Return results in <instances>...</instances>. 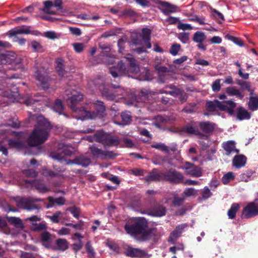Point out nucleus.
<instances>
[{
    "label": "nucleus",
    "instance_id": "nucleus-1",
    "mask_svg": "<svg viewBox=\"0 0 258 258\" xmlns=\"http://www.w3.org/2000/svg\"><path fill=\"white\" fill-rule=\"evenodd\" d=\"M124 229L130 234L140 241L149 240L154 237L157 232L156 228H149L148 221L144 218H138L126 224Z\"/></svg>",
    "mask_w": 258,
    "mask_h": 258
},
{
    "label": "nucleus",
    "instance_id": "nucleus-2",
    "mask_svg": "<svg viewBox=\"0 0 258 258\" xmlns=\"http://www.w3.org/2000/svg\"><path fill=\"white\" fill-rule=\"evenodd\" d=\"M51 126L49 122L43 120H39L33 132L30 135L28 142L29 146H37L48 139Z\"/></svg>",
    "mask_w": 258,
    "mask_h": 258
},
{
    "label": "nucleus",
    "instance_id": "nucleus-3",
    "mask_svg": "<svg viewBox=\"0 0 258 258\" xmlns=\"http://www.w3.org/2000/svg\"><path fill=\"white\" fill-rule=\"evenodd\" d=\"M236 104L232 100L219 101L218 100L207 101L206 107L208 111L213 112L217 110L226 111L230 115H233Z\"/></svg>",
    "mask_w": 258,
    "mask_h": 258
},
{
    "label": "nucleus",
    "instance_id": "nucleus-4",
    "mask_svg": "<svg viewBox=\"0 0 258 258\" xmlns=\"http://www.w3.org/2000/svg\"><path fill=\"white\" fill-rule=\"evenodd\" d=\"M13 199L19 208L25 209L27 211L39 210L41 208L40 205L35 204L36 203L41 201L40 199L33 197L26 198L19 197H14Z\"/></svg>",
    "mask_w": 258,
    "mask_h": 258
},
{
    "label": "nucleus",
    "instance_id": "nucleus-5",
    "mask_svg": "<svg viewBox=\"0 0 258 258\" xmlns=\"http://www.w3.org/2000/svg\"><path fill=\"white\" fill-rule=\"evenodd\" d=\"M95 137L97 142L101 143L105 148L117 146L120 142L117 137L102 131L96 133Z\"/></svg>",
    "mask_w": 258,
    "mask_h": 258
},
{
    "label": "nucleus",
    "instance_id": "nucleus-6",
    "mask_svg": "<svg viewBox=\"0 0 258 258\" xmlns=\"http://www.w3.org/2000/svg\"><path fill=\"white\" fill-rule=\"evenodd\" d=\"M74 152V148L70 145L59 144L57 150L50 153V157L54 160L62 162L65 156H71Z\"/></svg>",
    "mask_w": 258,
    "mask_h": 258
},
{
    "label": "nucleus",
    "instance_id": "nucleus-7",
    "mask_svg": "<svg viewBox=\"0 0 258 258\" xmlns=\"http://www.w3.org/2000/svg\"><path fill=\"white\" fill-rule=\"evenodd\" d=\"M94 105L97 112L95 111H89L84 110L83 112V117L85 119H95L103 117L102 113L105 110V106L104 103L100 100H96L94 102Z\"/></svg>",
    "mask_w": 258,
    "mask_h": 258
},
{
    "label": "nucleus",
    "instance_id": "nucleus-8",
    "mask_svg": "<svg viewBox=\"0 0 258 258\" xmlns=\"http://www.w3.org/2000/svg\"><path fill=\"white\" fill-rule=\"evenodd\" d=\"M163 173V180L173 184H178L182 182L183 176L182 174L175 169L171 168Z\"/></svg>",
    "mask_w": 258,
    "mask_h": 258
},
{
    "label": "nucleus",
    "instance_id": "nucleus-9",
    "mask_svg": "<svg viewBox=\"0 0 258 258\" xmlns=\"http://www.w3.org/2000/svg\"><path fill=\"white\" fill-rule=\"evenodd\" d=\"M258 215V199L248 204L242 210L241 217L249 219Z\"/></svg>",
    "mask_w": 258,
    "mask_h": 258
},
{
    "label": "nucleus",
    "instance_id": "nucleus-10",
    "mask_svg": "<svg viewBox=\"0 0 258 258\" xmlns=\"http://www.w3.org/2000/svg\"><path fill=\"white\" fill-rule=\"evenodd\" d=\"M91 83H93L95 86L100 90L102 96L107 100L113 101L115 99L116 96L119 95L118 94H115V93H113L109 88L103 87L102 89V86L99 84H103L102 80L100 79H95Z\"/></svg>",
    "mask_w": 258,
    "mask_h": 258
},
{
    "label": "nucleus",
    "instance_id": "nucleus-11",
    "mask_svg": "<svg viewBox=\"0 0 258 258\" xmlns=\"http://www.w3.org/2000/svg\"><path fill=\"white\" fill-rule=\"evenodd\" d=\"M155 69L157 72L159 76V83H165L170 77L171 72L166 67L157 63L155 65Z\"/></svg>",
    "mask_w": 258,
    "mask_h": 258
},
{
    "label": "nucleus",
    "instance_id": "nucleus-12",
    "mask_svg": "<svg viewBox=\"0 0 258 258\" xmlns=\"http://www.w3.org/2000/svg\"><path fill=\"white\" fill-rule=\"evenodd\" d=\"M16 54L13 52L7 51L0 53V65L16 63Z\"/></svg>",
    "mask_w": 258,
    "mask_h": 258
},
{
    "label": "nucleus",
    "instance_id": "nucleus-13",
    "mask_svg": "<svg viewBox=\"0 0 258 258\" xmlns=\"http://www.w3.org/2000/svg\"><path fill=\"white\" fill-rule=\"evenodd\" d=\"M185 169L187 174L192 176L200 177L202 174L201 167L189 162L186 163Z\"/></svg>",
    "mask_w": 258,
    "mask_h": 258
},
{
    "label": "nucleus",
    "instance_id": "nucleus-14",
    "mask_svg": "<svg viewBox=\"0 0 258 258\" xmlns=\"http://www.w3.org/2000/svg\"><path fill=\"white\" fill-rule=\"evenodd\" d=\"M83 99V95L78 93H76L75 94H73L71 97L69 98L68 103L72 110L75 112L78 111L77 105L82 101Z\"/></svg>",
    "mask_w": 258,
    "mask_h": 258
},
{
    "label": "nucleus",
    "instance_id": "nucleus-15",
    "mask_svg": "<svg viewBox=\"0 0 258 258\" xmlns=\"http://www.w3.org/2000/svg\"><path fill=\"white\" fill-rule=\"evenodd\" d=\"M109 73L114 78L119 76L120 73L128 74V71H126L125 67L122 61H119L116 67H112L109 69Z\"/></svg>",
    "mask_w": 258,
    "mask_h": 258
},
{
    "label": "nucleus",
    "instance_id": "nucleus-16",
    "mask_svg": "<svg viewBox=\"0 0 258 258\" xmlns=\"http://www.w3.org/2000/svg\"><path fill=\"white\" fill-rule=\"evenodd\" d=\"M126 256L131 257H144L146 255V252L139 248H133L131 246H128L125 252Z\"/></svg>",
    "mask_w": 258,
    "mask_h": 258
},
{
    "label": "nucleus",
    "instance_id": "nucleus-17",
    "mask_svg": "<svg viewBox=\"0 0 258 258\" xmlns=\"http://www.w3.org/2000/svg\"><path fill=\"white\" fill-rule=\"evenodd\" d=\"M222 148L225 151V155L227 156H229L233 152L237 154L239 153V150L236 148L235 142L233 141H228L223 143Z\"/></svg>",
    "mask_w": 258,
    "mask_h": 258
},
{
    "label": "nucleus",
    "instance_id": "nucleus-18",
    "mask_svg": "<svg viewBox=\"0 0 258 258\" xmlns=\"http://www.w3.org/2000/svg\"><path fill=\"white\" fill-rule=\"evenodd\" d=\"M159 4L163 8L161 11L166 15H169L171 13L176 12L178 8L176 6L166 2L160 1Z\"/></svg>",
    "mask_w": 258,
    "mask_h": 258
},
{
    "label": "nucleus",
    "instance_id": "nucleus-19",
    "mask_svg": "<svg viewBox=\"0 0 258 258\" xmlns=\"http://www.w3.org/2000/svg\"><path fill=\"white\" fill-rule=\"evenodd\" d=\"M25 182L26 183L31 184L40 192L44 193L48 191V188L45 185L41 180L38 179L34 180H25Z\"/></svg>",
    "mask_w": 258,
    "mask_h": 258
},
{
    "label": "nucleus",
    "instance_id": "nucleus-20",
    "mask_svg": "<svg viewBox=\"0 0 258 258\" xmlns=\"http://www.w3.org/2000/svg\"><path fill=\"white\" fill-rule=\"evenodd\" d=\"M145 180L147 182L156 181L163 180V173H159L155 168L145 177Z\"/></svg>",
    "mask_w": 258,
    "mask_h": 258
},
{
    "label": "nucleus",
    "instance_id": "nucleus-21",
    "mask_svg": "<svg viewBox=\"0 0 258 258\" xmlns=\"http://www.w3.org/2000/svg\"><path fill=\"white\" fill-rule=\"evenodd\" d=\"M246 157L243 155H236L232 160L233 165L236 168L243 167L246 162Z\"/></svg>",
    "mask_w": 258,
    "mask_h": 258
},
{
    "label": "nucleus",
    "instance_id": "nucleus-22",
    "mask_svg": "<svg viewBox=\"0 0 258 258\" xmlns=\"http://www.w3.org/2000/svg\"><path fill=\"white\" fill-rule=\"evenodd\" d=\"M41 242L45 247L49 248L51 247L52 241L51 235L48 231H44L41 234Z\"/></svg>",
    "mask_w": 258,
    "mask_h": 258
},
{
    "label": "nucleus",
    "instance_id": "nucleus-23",
    "mask_svg": "<svg viewBox=\"0 0 258 258\" xmlns=\"http://www.w3.org/2000/svg\"><path fill=\"white\" fill-rule=\"evenodd\" d=\"M185 226L186 225L183 224L176 226L175 229L170 233L169 241H174L180 237Z\"/></svg>",
    "mask_w": 258,
    "mask_h": 258
},
{
    "label": "nucleus",
    "instance_id": "nucleus-24",
    "mask_svg": "<svg viewBox=\"0 0 258 258\" xmlns=\"http://www.w3.org/2000/svg\"><path fill=\"white\" fill-rule=\"evenodd\" d=\"M151 33V31L149 29L143 28L142 30V33L141 35L142 38L147 48H151V44L150 42Z\"/></svg>",
    "mask_w": 258,
    "mask_h": 258
},
{
    "label": "nucleus",
    "instance_id": "nucleus-25",
    "mask_svg": "<svg viewBox=\"0 0 258 258\" xmlns=\"http://www.w3.org/2000/svg\"><path fill=\"white\" fill-rule=\"evenodd\" d=\"M76 164L83 167H87L91 163V159L84 155H80L75 158Z\"/></svg>",
    "mask_w": 258,
    "mask_h": 258
},
{
    "label": "nucleus",
    "instance_id": "nucleus-26",
    "mask_svg": "<svg viewBox=\"0 0 258 258\" xmlns=\"http://www.w3.org/2000/svg\"><path fill=\"white\" fill-rule=\"evenodd\" d=\"M56 69L59 76L62 78H68L69 77L68 74L69 73L66 72L64 70L63 60L62 59L59 58L57 59Z\"/></svg>",
    "mask_w": 258,
    "mask_h": 258
},
{
    "label": "nucleus",
    "instance_id": "nucleus-27",
    "mask_svg": "<svg viewBox=\"0 0 258 258\" xmlns=\"http://www.w3.org/2000/svg\"><path fill=\"white\" fill-rule=\"evenodd\" d=\"M226 92L229 96H235L240 99H242L244 97V95L241 92L240 90L237 89L235 86L227 87L226 89Z\"/></svg>",
    "mask_w": 258,
    "mask_h": 258
},
{
    "label": "nucleus",
    "instance_id": "nucleus-28",
    "mask_svg": "<svg viewBox=\"0 0 258 258\" xmlns=\"http://www.w3.org/2000/svg\"><path fill=\"white\" fill-rule=\"evenodd\" d=\"M236 114L237 119L240 120L249 119L250 118V113L247 110L241 106H240L237 108Z\"/></svg>",
    "mask_w": 258,
    "mask_h": 258
},
{
    "label": "nucleus",
    "instance_id": "nucleus-29",
    "mask_svg": "<svg viewBox=\"0 0 258 258\" xmlns=\"http://www.w3.org/2000/svg\"><path fill=\"white\" fill-rule=\"evenodd\" d=\"M151 147L156 149L164 151L167 153H169V151L175 152L177 150V148L175 146L168 147L163 143H157L151 145Z\"/></svg>",
    "mask_w": 258,
    "mask_h": 258
},
{
    "label": "nucleus",
    "instance_id": "nucleus-30",
    "mask_svg": "<svg viewBox=\"0 0 258 258\" xmlns=\"http://www.w3.org/2000/svg\"><path fill=\"white\" fill-rule=\"evenodd\" d=\"M239 205L237 203H233L232 204L227 212V215L229 219H233L235 218L236 214L239 209Z\"/></svg>",
    "mask_w": 258,
    "mask_h": 258
},
{
    "label": "nucleus",
    "instance_id": "nucleus-31",
    "mask_svg": "<svg viewBox=\"0 0 258 258\" xmlns=\"http://www.w3.org/2000/svg\"><path fill=\"white\" fill-rule=\"evenodd\" d=\"M201 129L205 133H210L213 131L214 129V124L212 123L206 121L201 122L199 124Z\"/></svg>",
    "mask_w": 258,
    "mask_h": 258
},
{
    "label": "nucleus",
    "instance_id": "nucleus-32",
    "mask_svg": "<svg viewBox=\"0 0 258 258\" xmlns=\"http://www.w3.org/2000/svg\"><path fill=\"white\" fill-rule=\"evenodd\" d=\"M248 107L249 110L255 111L258 109V97L250 96L249 98Z\"/></svg>",
    "mask_w": 258,
    "mask_h": 258
},
{
    "label": "nucleus",
    "instance_id": "nucleus-33",
    "mask_svg": "<svg viewBox=\"0 0 258 258\" xmlns=\"http://www.w3.org/2000/svg\"><path fill=\"white\" fill-rule=\"evenodd\" d=\"M91 154L96 157L103 158L104 151L98 148L95 145H92L89 147Z\"/></svg>",
    "mask_w": 258,
    "mask_h": 258
},
{
    "label": "nucleus",
    "instance_id": "nucleus-34",
    "mask_svg": "<svg viewBox=\"0 0 258 258\" xmlns=\"http://www.w3.org/2000/svg\"><path fill=\"white\" fill-rule=\"evenodd\" d=\"M44 8L42 9V11L45 14L50 15H55L56 13L54 11H50V9L53 6L52 2L50 1H46L44 2Z\"/></svg>",
    "mask_w": 258,
    "mask_h": 258
},
{
    "label": "nucleus",
    "instance_id": "nucleus-35",
    "mask_svg": "<svg viewBox=\"0 0 258 258\" xmlns=\"http://www.w3.org/2000/svg\"><path fill=\"white\" fill-rule=\"evenodd\" d=\"M30 33V30L28 28H19L15 30H12L10 31V35L11 37H16L18 34H29Z\"/></svg>",
    "mask_w": 258,
    "mask_h": 258
},
{
    "label": "nucleus",
    "instance_id": "nucleus-36",
    "mask_svg": "<svg viewBox=\"0 0 258 258\" xmlns=\"http://www.w3.org/2000/svg\"><path fill=\"white\" fill-rule=\"evenodd\" d=\"M7 219L10 223L14 225L16 227L18 228L23 227V224L22 222V220L19 218L15 217H7Z\"/></svg>",
    "mask_w": 258,
    "mask_h": 258
},
{
    "label": "nucleus",
    "instance_id": "nucleus-37",
    "mask_svg": "<svg viewBox=\"0 0 258 258\" xmlns=\"http://www.w3.org/2000/svg\"><path fill=\"white\" fill-rule=\"evenodd\" d=\"M153 213L154 215L156 216H164L166 214L165 208L161 205L157 206L153 208Z\"/></svg>",
    "mask_w": 258,
    "mask_h": 258
},
{
    "label": "nucleus",
    "instance_id": "nucleus-38",
    "mask_svg": "<svg viewBox=\"0 0 258 258\" xmlns=\"http://www.w3.org/2000/svg\"><path fill=\"white\" fill-rule=\"evenodd\" d=\"M155 119L156 122L165 124L170 121L174 120L175 118L168 116L157 115L155 117Z\"/></svg>",
    "mask_w": 258,
    "mask_h": 258
},
{
    "label": "nucleus",
    "instance_id": "nucleus-39",
    "mask_svg": "<svg viewBox=\"0 0 258 258\" xmlns=\"http://www.w3.org/2000/svg\"><path fill=\"white\" fill-rule=\"evenodd\" d=\"M58 249L64 251L68 248V242L65 239H58L56 241Z\"/></svg>",
    "mask_w": 258,
    "mask_h": 258
},
{
    "label": "nucleus",
    "instance_id": "nucleus-40",
    "mask_svg": "<svg viewBox=\"0 0 258 258\" xmlns=\"http://www.w3.org/2000/svg\"><path fill=\"white\" fill-rule=\"evenodd\" d=\"M206 38V36L204 32L198 31L194 34L193 40L197 43H202Z\"/></svg>",
    "mask_w": 258,
    "mask_h": 258
},
{
    "label": "nucleus",
    "instance_id": "nucleus-41",
    "mask_svg": "<svg viewBox=\"0 0 258 258\" xmlns=\"http://www.w3.org/2000/svg\"><path fill=\"white\" fill-rule=\"evenodd\" d=\"M99 47L102 50V56H109V52L110 51V45L108 44L101 42L99 44Z\"/></svg>",
    "mask_w": 258,
    "mask_h": 258
},
{
    "label": "nucleus",
    "instance_id": "nucleus-42",
    "mask_svg": "<svg viewBox=\"0 0 258 258\" xmlns=\"http://www.w3.org/2000/svg\"><path fill=\"white\" fill-rule=\"evenodd\" d=\"M176 97H178L181 103H183L187 101L188 95L183 90L178 89L177 90Z\"/></svg>",
    "mask_w": 258,
    "mask_h": 258
},
{
    "label": "nucleus",
    "instance_id": "nucleus-43",
    "mask_svg": "<svg viewBox=\"0 0 258 258\" xmlns=\"http://www.w3.org/2000/svg\"><path fill=\"white\" fill-rule=\"evenodd\" d=\"M182 131L190 134L202 135V133H200L198 130H196L194 127L190 125H186L185 126Z\"/></svg>",
    "mask_w": 258,
    "mask_h": 258
},
{
    "label": "nucleus",
    "instance_id": "nucleus-44",
    "mask_svg": "<svg viewBox=\"0 0 258 258\" xmlns=\"http://www.w3.org/2000/svg\"><path fill=\"white\" fill-rule=\"evenodd\" d=\"M63 108V107L61 101L60 99H56L53 106L54 111L56 112H58L59 114H61Z\"/></svg>",
    "mask_w": 258,
    "mask_h": 258
},
{
    "label": "nucleus",
    "instance_id": "nucleus-45",
    "mask_svg": "<svg viewBox=\"0 0 258 258\" xmlns=\"http://www.w3.org/2000/svg\"><path fill=\"white\" fill-rule=\"evenodd\" d=\"M7 124L13 128H18L20 127V123L18 119L15 117H12L8 121Z\"/></svg>",
    "mask_w": 258,
    "mask_h": 258
},
{
    "label": "nucleus",
    "instance_id": "nucleus-46",
    "mask_svg": "<svg viewBox=\"0 0 258 258\" xmlns=\"http://www.w3.org/2000/svg\"><path fill=\"white\" fill-rule=\"evenodd\" d=\"M85 247L86 249V251L88 253V256L90 258H94L95 252L93 248L91 246V242L90 241H88L85 245Z\"/></svg>",
    "mask_w": 258,
    "mask_h": 258
},
{
    "label": "nucleus",
    "instance_id": "nucleus-47",
    "mask_svg": "<svg viewBox=\"0 0 258 258\" xmlns=\"http://www.w3.org/2000/svg\"><path fill=\"white\" fill-rule=\"evenodd\" d=\"M48 200L49 203L53 204L54 203H57L59 205H63L64 204L66 200L63 197H60L55 200L51 197L48 198Z\"/></svg>",
    "mask_w": 258,
    "mask_h": 258
},
{
    "label": "nucleus",
    "instance_id": "nucleus-48",
    "mask_svg": "<svg viewBox=\"0 0 258 258\" xmlns=\"http://www.w3.org/2000/svg\"><path fill=\"white\" fill-rule=\"evenodd\" d=\"M23 173L28 177H35L38 175V172L34 169H28L22 171Z\"/></svg>",
    "mask_w": 258,
    "mask_h": 258
},
{
    "label": "nucleus",
    "instance_id": "nucleus-49",
    "mask_svg": "<svg viewBox=\"0 0 258 258\" xmlns=\"http://www.w3.org/2000/svg\"><path fill=\"white\" fill-rule=\"evenodd\" d=\"M234 178V175L231 172H228L225 174L222 178V181L225 184H227L230 180H233Z\"/></svg>",
    "mask_w": 258,
    "mask_h": 258
},
{
    "label": "nucleus",
    "instance_id": "nucleus-50",
    "mask_svg": "<svg viewBox=\"0 0 258 258\" xmlns=\"http://www.w3.org/2000/svg\"><path fill=\"white\" fill-rule=\"evenodd\" d=\"M253 173H255V172L250 170L247 171L246 173L241 174L240 176L241 180L244 182H247Z\"/></svg>",
    "mask_w": 258,
    "mask_h": 258
},
{
    "label": "nucleus",
    "instance_id": "nucleus-51",
    "mask_svg": "<svg viewBox=\"0 0 258 258\" xmlns=\"http://www.w3.org/2000/svg\"><path fill=\"white\" fill-rule=\"evenodd\" d=\"M129 71L135 74L139 73L140 67L137 61L131 63V65H130Z\"/></svg>",
    "mask_w": 258,
    "mask_h": 258
},
{
    "label": "nucleus",
    "instance_id": "nucleus-52",
    "mask_svg": "<svg viewBox=\"0 0 258 258\" xmlns=\"http://www.w3.org/2000/svg\"><path fill=\"white\" fill-rule=\"evenodd\" d=\"M166 161L165 157L157 156L153 159L152 162L155 165H162Z\"/></svg>",
    "mask_w": 258,
    "mask_h": 258
},
{
    "label": "nucleus",
    "instance_id": "nucleus-53",
    "mask_svg": "<svg viewBox=\"0 0 258 258\" xmlns=\"http://www.w3.org/2000/svg\"><path fill=\"white\" fill-rule=\"evenodd\" d=\"M31 46L33 50L36 52H41L43 51V47L41 45L36 41H33L31 42Z\"/></svg>",
    "mask_w": 258,
    "mask_h": 258
},
{
    "label": "nucleus",
    "instance_id": "nucleus-54",
    "mask_svg": "<svg viewBox=\"0 0 258 258\" xmlns=\"http://www.w3.org/2000/svg\"><path fill=\"white\" fill-rule=\"evenodd\" d=\"M225 37L228 39L232 41L234 43H235V44L239 46H241L243 45V42L242 40L239 38L231 36L229 34L226 35L225 36Z\"/></svg>",
    "mask_w": 258,
    "mask_h": 258
},
{
    "label": "nucleus",
    "instance_id": "nucleus-55",
    "mask_svg": "<svg viewBox=\"0 0 258 258\" xmlns=\"http://www.w3.org/2000/svg\"><path fill=\"white\" fill-rule=\"evenodd\" d=\"M121 117L123 122L125 123H128L132 120V116L129 112H123L121 114Z\"/></svg>",
    "mask_w": 258,
    "mask_h": 258
},
{
    "label": "nucleus",
    "instance_id": "nucleus-56",
    "mask_svg": "<svg viewBox=\"0 0 258 258\" xmlns=\"http://www.w3.org/2000/svg\"><path fill=\"white\" fill-rule=\"evenodd\" d=\"M9 146L12 148L20 149L23 147V144L20 142L9 140L8 141Z\"/></svg>",
    "mask_w": 258,
    "mask_h": 258
},
{
    "label": "nucleus",
    "instance_id": "nucleus-57",
    "mask_svg": "<svg viewBox=\"0 0 258 258\" xmlns=\"http://www.w3.org/2000/svg\"><path fill=\"white\" fill-rule=\"evenodd\" d=\"M73 45L75 50L78 53L82 52L85 47V45L82 43H75Z\"/></svg>",
    "mask_w": 258,
    "mask_h": 258
},
{
    "label": "nucleus",
    "instance_id": "nucleus-58",
    "mask_svg": "<svg viewBox=\"0 0 258 258\" xmlns=\"http://www.w3.org/2000/svg\"><path fill=\"white\" fill-rule=\"evenodd\" d=\"M197 194V190L194 188H186L183 192L184 197H188Z\"/></svg>",
    "mask_w": 258,
    "mask_h": 258
},
{
    "label": "nucleus",
    "instance_id": "nucleus-59",
    "mask_svg": "<svg viewBox=\"0 0 258 258\" xmlns=\"http://www.w3.org/2000/svg\"><path fill=\"white\" fill-rule=\"evenodd\" d=\"M61 214V212L60 211H56L52 216H49L48 217L52 222L57 223L59 222L58 217Z\"/></svg>",
    "mask_w": 258,
    "mask_h": 258
},
{
    "label": "nucleus",
    "instance_id": "nucleus-60",
    "mask_svg": "<svg viewBox=\"0 0 258 258\" xmlns=\"http://www.w3.org/2000/svg\"><path fill=\"white\" fill-rule=\"evenodd\" d=\"M220 79L216 80L212 85V90L215 92H218L220 90L221 85H220Z\"/></svg>",
    "mask_w": 258,
    "mask_h": 258
},
{
    "label": "nucleus",
    "instance_id": "nucleus-61",
    "mask_svg": "<svg viewBox=\"0 0 258 258\" xmlns=\"http://www.w3.org/2000/svg\"><path fill=\"white\" fill-rule=\"evenodd\" d=\"M180 48V45L178 44H173L171 48L170 49V52L173 55H176L177 54L178 51L179 50Z\"/></svg>",
    "mask_w": 258,
    "mask_h": 258
},
{
    "label": "nucleus",
    "instance_id": "nucleus-62",
    "mask_svg": "<svg viewBox=\"0 0 258 258\" xmlns=\"http://www.w3.org/2000/svg\"><path fill=\"white\" fill-rule=\"evenodd\" d=\"M72 214L76 218H78L80 213V209L76 207H73L69 209Z\"/></svg>",
    "mask_w": 258,
    "mask_h": 258
},
{
    "label": "nucleus",
    "instance_id": "nucleus-63",
    "mask_svg": "<svg viewBox=\"0 0 258 258\" xmlns=\"http://www.w3.org/2000/svg\"><path fill=\"white\" fill-rule=\"evenodd\" d=\"M196 104L195 103L190 104L188 106L185 107L182 111L187 113H191L195 111Z\"/></svg>",
    "mask_w": 258,
    "mask_h": 258
},
{
    "label": "nucleus",
    "instance_id": "nucleus-64",
    "mask_svg": "<svg viewBox=\"0 0 258 258\" xmlns=\"http://www.w3.org/2000/svg\"><path fill=\"white\" fill-rule=\"evenodd\" d=\"M122 142L127 148H132L135 146V144L133 141L128 138H123L122 139Z\"/></svg>",
    "mask_w": 258,
    "mask_h": 258
}]
</instances>
